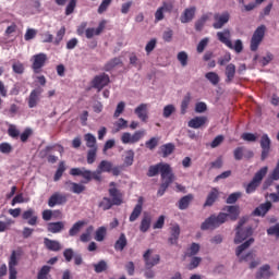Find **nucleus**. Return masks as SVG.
<instances>
[{
  "instance_id": "f257e3e1",
  "label": "nucleus",
  "mask_w": 279,
  "mask_h": 279,
  "mask_svg": "<svg viewBox=\"0 0 279 279\" xmlns=\"http://www.w3.org/2000/svg\"><path fill=\"white\" fill-rule=\"evenodd\" d=\"M253 244L254 239L251 238L235 248V256L240 260V263H247V260H252L250 263V269H256V267L260 265V258L254 259L256 258V254H254L252 251L247 252V250Z\"/></svg>"
},
{
  "instance_id": "f03ea898",
  "label": "nucleus",
  "mask_w": 279,
  "mask_h": 279,
  "mask_svg": "<svg viewBox=\"0 0 279 279\" xmlns=\"http://www.w3.org/2000/svg\"><path fill=\"white\" fill-rule=\"evenodd\" d=\"M109 195L112 197V201H110L108 197H105L99 203V207L102 208V210H110L112 206H121V204H123V197L117 189L111 187L109 190Z\"/></svg>"
},
{
  "instance_id": "7ed1b4c3",
  "label": "nucleus",
  "mask_w": 279,
  "mask_h": 279,
  "mask_svg": "<svg viewBox=\"0 0 279 279\" xmlns=\"http://www.w3.org/2000/svg\"><path fill=\"white\" fill-rule=\"evenodd\" d=\"M228 221V215L220 213L218 216H210L201 226L202 230H215Z\"/></svg>"
},
{
  "instance_id": "20e7f679",
  "label": "nucleus",
  "mask_w": 279,
  "mask_h": 279,
  "mask_svg": "<svg viewBox=\"0 0 279 279\" xmlns=\"http://www.w3.org/2000/svg\"><path fill=\"white\" fill-rule=\"evenodd\" d=\"M247 223V217H243L240 219L238 226H236V233L234 238L235 245H239V243H243L247 236H252V228H243Z\"/></svg>"
},
{
  "instance_id": "39448f33",
  "label": "nucleus",
  "mask_w": 279,
  "mask_h": 279,
  "mask_svg": "<svg viewBox=\"0 0 279 279\" xmlns=\"http://www.w3.org/2000/svg\"><path fill=\"white\" fill-rule=\"evenodd\" d=\"M266 32H267V27L265 25H260L255 29V32L251 37V44H250L251 51H258V47H260V43H263Z\"/></svg>"
},
{
  "instance_id": "423d86ee",
  "label": "nucleus",
  "mask_w": 279,
  "mask_h": 279,
  "mask_svg": "<svg viewBox=\"0 0 279 279\" xmlns=\"http://www.w3.org/2000/svg\"><path fill=\"white\" fill-rule=\"evenodd\" d=\"M158 172L161 173V180L173 175L171 166H169V163H158L156 166H151L148 170V175L149 178H154V175H158Z\"/></svg>"
},
{
  "instance_id": "0eeeda50",
  "label": "nucleus",
  "mask_w": 279,
  "mask_h": 279,
  "mask_svg": "<svg viewBox=\"0 0 279 279\" xmlns=\"http://www.w3.org/2000/svg\"><path fill=\"white\" fill-rule=\"evenodd\" d=\"M269 168L263 167L258 172H256L255 177L253 178L252 182L247 184L246 186V193H254L256 189L260 185V182H263V179L265 175H267V171Z\"/></svg>"
},
{
  "instance_id": "6e6552de",
  "label": "nucleus",
  "mask_w": 279,
  "mask_h": 279,
  "mask_svg": "<svg viewBox=\"0 0 279 279\" xmlns=\"http://www.w3.org/2000/svg\"><path fill=\"white\" fill-rule=\"evenodd\" d=\"M143 258L147 269H151V267H156V265L160 263V255H158L156 251L151 248L144 253Z\"/></svg>"
},
{
  "instance_id": "1a4fd4ad",
  "label": "nucleus",
  "mask_w": 279,
  "mask_h": 279,
  "mask_svg": "<svg viewBox=\"0 0 279 279\" xmlns=\"http://www.w3.org/2000/svg\"><path fill=\"white\" fill-rule=\"evenodd\" d=\"M143 136H145V131H137L134 134L125 132L122 134L121 141L124 145H134V143H138Z\"/></svg>"
},
{
  "instance_id": "9d476101",
  "label": "nucleus",
  "mask_w": 279,
  "mask_h": 279,
  "mask_svg": "<svg viewBox=\"0 0 279 279\" xmlns=\"http://www.w3.org/2000/svg\"><path fill=\"white\" fill-rule=\"evenodd\" d=\"M214 29H221L230 21V12L223 11L222 13H216L214 15Z\"/></svg>"
},
{
  "instance_id": "9b49d317",
  "label": "nucleus",
  "mask_w": 279,
  "mask_h": 279,
  "mask_svg": "<svg viewBox=\"0 0 279 279\" xmlns=\"http://www.w3.org/2000/svg\"><path fill=\"white\" fill-rule=\"evenodd\" d=\"M173 4L171 2H162V5L158 7L155 12V23H160V21H165V14L167 12H172Z\"/></svg>"
},
{
  "instance_id": "f8f14e48",
  "label": "nucleus",
  "mask_w": 279,
  "mask_h": 279,
  "mask_svg": "<svg viewBox=\"0 0 279 279\" xmlns=\"http://www.w3.org/2000/svg\"><path fill=\"white\" fill-rule=\"evenodd\" d=\"M31 62L33 63L32 68L34 73H40V69L45 66V62H47V56L45 53H37L31 58Z\"/></svg>"
},
{
  "instance_id": "ddd939ff",
  "label": "nucleus",
  "mask_w": 279,
  "mask_h": 279,
  "mask_svg": "<svg viewBox=\"0 0 279 279\" xmlns=\"http://www.w3.org/2000/svg\"><path fill=\"white\" fill-rule=\"evenodd\" d=\"M110 84V77L107 74H100L92 81L93 88H97V90H102L105 86Z\"/></svg>"
},
{
  "instance_id": "4468645a",
  "label": "nucleus",
  "mask_w": 279,
  "mask_h": 279,
  "mask_svg": "<svg viewBox=\"0 0 279 279\" xmlns=\"http://www.w3.org/2000/svg\"><path fill=\"white\" fill-rule=\"evenodd\" d=\"M45 89H43V87H37L31 92L28 96L29 108H36L38 106V102L40 101V95H43Z\"/></svg>"
},
{
  "instance_id": "2eb2a0df",
  "label": "nucleus",
  "mask_w": 279,
  "mask_h": 279,
  "mask_svg": "<svg viewBox=\"0 0 279 279\" xmlns=\"http://www.w3.org/2000/svg\"><path fill=\"white\" fill-rule=\"evenodd\" d=\"M196 12H197V7L195 5H191L184 9L180 17L181 23H191V21L195 19Z\"/></svg>"
},
{
  "instance_id": "dca6fc26",
  "label": "nucleus",
  "mask_w": 279,
  "mask_h": 279,
  "mask_svg": "<svg viewBox=\"0 0 279 279\" xmlns=\"http://www.w3.org/2000/svg\"><path fill=\"white\" fill-rule=\"evenodd\" d=\"M271 276H274V271H271V265L269 264L262 265L256 272L257 279H269Z\"/></svg>"
},
{
  "instance_id": "f3484780",
  "label": "nucleus",
  "mask_w": 279,
  "mask_h": 279,
  "mask_svg": "<svg viewBox=\"0 0 279 279\" xmlns=\"http://www.w3.org/2000/svg\"><path fill=\"white\" fill-rule=\"evenodd\" d=\"M22 219L27 221L28 226H36V223H38V216L36 215V211L33 208L26 209L22 214Z\"/></svg>"
},
{
  "instance_id": "a211bd4d",
  "label": "nucleus",
  "mask_w": 279,
  "mask_h": 279,
  "mask_svg": "<svg viewBox=\"0 0 279 279\" xmlns=\"http://www.w3.org/2000/svg\"><path fill=\"white\" fill-rule=\"evenodd\" d=\"M217 38L220 43H222V45H226V47H232V40H230V38H232V33H230V29L226 28L218 32Z\"/></svg>"
},
{
  "instance_id": "6ab92c4d",
  "label": "nucleus",
  "mask_w": 279,
  "mask_h": 279,
  "mask_svg": "<svg viewBox=\"0 0 279 279\" xmlns=\"http://www.w3.org/2000/svg\"><path fill=\"white\" fill-rule=\"evenodd\" d=\"M270 145H271V140H269V136L267 134H264L260 140V147L263 149V151H262L263 160H265L267 158V155L269 154Z\"/></svg>"
},
{
  "instance_id": "aec40b11",
  "label": "nucleus",
  "mask_w": 279,
  "mask_h": 279,
  "mask_svg": "<svg viewBox=\"0 0 279 279\" xmlns=\"http://www.w3.org/2000/svg\"><path fill=\"white\" fill-rule=\"evenodd\" d=\"M66 202V196L60 194V193H54L52 196H50L48 201V206L50 208H53V206H58L60 204H65Z\"/></svg>"
},
{
  "instance_id": "412c9836",
  "label": "nucleus",
  "mask_w": 279,
  "mask_h": 279,
  "mask_svg": "<svg viewBox=\"0 0 279 279\" xmlns=\"http://www.w3.org/2000/svg\"><path fill=\"white\" fill-rule=\"evenodd\" d=\"M106 28V21L99 23L97 28H87L85 31L86 38H93L94 36H99Z\"/></svg>"
},
{
  "instance_id": "4be33fe9",
  "label": "nucleus",
  "mask_w": 279,
  "mask_h": 279,
  "mask_svg": "<svg viewBox=\"0 0 279 279\" xmlns=\"http://www.w3.org/2000/svg\"><path fill=\"white\" fill-rule=\"evenodd\" d=\"M143 213V197H140L137 201V204L135 205L129 220L131 222H134L141 217V214Z\"/></svg>"
},
{
  "instance_id": "5701e85b",
  "label": "nucleus",
  "mask_w": 279,
  "mask_h": 279,
  "mask_svg": "<svg viewBox=\"0 0 279 279\" xmlns=\"http://www.w3.org/2000/svg\"><path fill=\"white\" fill-rule=\"evenodd\" d=\"M135 114H137V118L141 121L146 123L147 119H149L147 105L146 104H142L137 108H135Z\"/></svg>"
},
{
  "instance_id": "b1692460",
  "label": "nucleus",
  "mask_w": 279,
  "mask_h": 279,
  "mask_svg": "<svg viewBox=\"0 0 279 279\" xmlns=\"http://www.w3.org/2000/svg\"><path fill=\"white\" fill-rule=\"evenodd\" d=\"M110 171H112V162H110L108 160H102L99 163V166L96 170V173H97L98 178H101L102 173H110Z\"/></svg>"
},
{
  "instance_id": "393cba45",
  "label": "nucleus",
  "mask_w": 279,
  "mask_h": 279,
  "mask_svg": "<svg viewBox=\"0 0 279 279\" xmlns=\"http://www.w3.org/2000/svg\"><path fill=\"white\" fill-rule=\"evenodd\" d=\"M161 180V185L157 192V195H159V197H162V195H165V192L167 191V189H169V184H172L173 180H175V175L171 174L170 177Z\"/></svg>"
},
{
  "instance_id": "a878e982",
  "label": "nucleus",
  "mask_w": 279,
  "mask_h": 279,
  "mask_svg": "<svg viewBox=\"0 0 279 279\" xmlns=\"http://www.w3.org/2000/svg\"><path fill=\"white\" fill-rule=\"evenodd\" d=\"M44 245L47 247V250H50L51 252H60L62 250V245L60 242L56 240H50L49 238L44 239Z\"/></svg>"
},
{
  "instance_id": "bb28decb",
  "label": "nucleus",
  "mask_w": 279,
  "mask_h": 279,
  "mask_svg": "<svg viewBox=\"0 0 279 279\" xmlns=\"http://www.w3.org/2000/svg\"><path fill=\"white\" fill-rule=\"evenodd\" d=\"M65 222L63 221H58V222H49L47 225V230L48 232H51L52 234H58L62 230H64Z\"/></svg>"
},
{
  "instance_id": "cd10ccee",
  "label": "nucleus",
  "mask_w": 279,
  "mask_h": 279,
  "mask_svg": "<svg viewBox=\"0 0 279 279\" xmlns=\"http://www.w3.org/2000/svg\"><path fill=\"white\" fill-rule=\"evenodd\" d=\"M270 209H271V202H266V203L259 205L254 210V215L256 217H265V215H267V213H269Z\"/></svg>"
},
{
  "instance_id": "c85d7f7f",
  "label": "nucleus",
  "mask_w": 279,
  "mask_h": 279,
  "mask_svg": "<svg viewBox=\"0 0 279 279\" xmlns=\"http://www.w3.org/2000/svg\"><path fill=\"white\" fill-rule=\"evenodd\" d=\"M206 123V117H195L187 122L189 128L199 130Z\"/></svg>"
},
{
  "instance_id": "c756f323",
  "label": "nucleus",
  "mask_w": 279,
  "mask_h": 279,
  "mask_svg": "<svg viewBox=\"0 0 279 279\" xmlns=\"http://www.w3.org/2000/svg\"><path fill=\"white\" fill-rule=\"evenodd\" d=\"M226 213L225 215H227V219L228 217L232 220V221H236L239 215H240V210L238 206H227L225 208Z\"/></svg>"
},
{
  "instance_id": "7c9ffc66",
  "label": "nucleus",
  "mask_w": 279,
  "mask_h": 279,
  "mask_svg": "<svg viewBox=\"0 0 279 279\" xmlns=\"http://www.w3.org/2000/svg\"><path fill=\"white\" fill-rule=\"evenodd\" d=\"M82 178H84L85 180V184H88V182H90V180H100V177L97 175V171H90V170H87L86 168L83 169V172H82Z\"/></svg>"
},
{
  "instance_id": "2f4dec72",
  "label": "nucleus",
  "mask_w": 279,
  "mask_h": 279,
  "mask_svg": "<svg viewBox=\"0 0 279 279\" xmlns=\"http://www.w3.org/2000/svg\"><path fill=\"white\" fill-rule=\"evenodd\" d=\"M19 260H21V252L13 251L9 259V269H16Z\"/></svg>"
},
{
  "instance_id": "473e14b6",
  "label": "nucleus",
  "mask_w": 279,
  "mask_h": 279,
  "mask_svg": "<svg viewBox=\"0 0 279 279\" xmlns=\"http://www.w3.org/2000/svg\"><path fill=\"white\" fill-rule=\"evenodd\" d=\"M192 202H193V194H189V195L183 196L179 201V209L180 210H186V208H189V206L191 205Z\"/></svg>"
},
{
  "instance_id": "72a5a7b5",
  "label": "nucleus",
  "mask_w": 279,
  "mask_h": 279,
  "mask_svg": "<svg viewBox=\"0 0 279 279\" xmlns=\"http://www.w3.org/2000/svg\"><path fill=\"white\" fill-rule=\"evenodd\" d=\"M84 226H86V221L84 220H80L75 222L72 226V228L69 230L70 236H75L77 233H80L82 231V228H84Z\"/></svg>"
},
{
  "instance_id": "f704fd0d",
  "label": "nucleus",
  "mask_w": 279,
  "mask_h": 279,
  "mask_svg": "<svg viewBox=\"0 0 279 279\" xmlns=\"http://www.w3.org/2000/svg\"><path fill=\"white\" fill-rule=\"evenodd\" d=\"M208 21H210V14L202 15V17L198 19L197 22L195 23L196 32H202L206 23H208Z\"/></svg>"
},
{
  "instance_id": "c9c22d12",
  "label": "nucleus",
  "mask_w": 279,
  "mask_h": 279,
  "mask_svg": "<svg viewBox=\"0 0 279 279\" xmlns=\"http://www.w3.org/2000/svg\"><path fill=\"white\" fill-rule=\"evenodd\" d=\"M123 162L125 167H132V165H134V150L130 149L124 151Z\"/></svg>"
},
{
  "instance_id": "e433bc0d",
  "label": "nucleus",
  "mask_w": 279,
  "mask_h": 279,
  "mask_svg": "<svg viewBox=\"0 0 279 279\" xmlns=\"http://www.w3.org/2000/svg\"><path fill=\"white\" fill-rule=\"evenodd\" d=\"M151 227V216L145 215L141 221L140 230L141 232H147Z\"/></svg>"
},
{
  "instance_id": "4c0bfd02",
  "label": "nucleus",
  "mask_w": 279,
  "mask_h": 279,
  "mask_svg": "<svg viewBox=\"0 0 279 279\" xmlns=\"http://www.w3.org/2000/svg\"><path fill=\"white\" fill-rule=\"evenodd\" d=\"M236 74V65L230 63L226 68L227 82H232L234 80V75Z\"/></svg>"
},
{
  "instance_id": "58836bf2",
  "label": "nucleus",
  "mask_w": 279,
  "mask_h": 279,
  "mask_svg": "<svg viewBox=\"0 0 279 279\" xmlns=\"http://www.w3.org/2000/svg\"><path fill=\"white\" fill-rule=\"evenodd\" d=\"M125 245H128V239L123 233L120 234V238L117 240L114 244V248L119 252H123L125 248Z\"/></svg>"
},
{
  "instance_id": "ea45409f",
  "label": "nucleus",
  "mask_w": 279,
  "mask_h": 279,
  "mask_svg": "<svg viewBox=\"0 0 279 279\" xmlns=\"http://www.w3.org/2000/svg\"><path fill=\"white\" fill-rule=\"evenodd\" d=\"M219 197V190L213 189L211 192L208 194L205 206H213L215 204V201Z\"/></svg>"
},
{
  "instance_id": "a19ab883",
  "label": "nucleus",
  "mask_w": 279,
  "mask_h": 279,
  "mask_svg": "<svg viewBox=\"0 0 279 279\" xmlns=\"http://www.w3.org/2000/svg\"><path fill=\"white\" fill-rule=\"evenodd\" d=\"M202 248V246L199 245V244H197V243H192L189 247H187V250H186V252H185V256H189V257H191V256H196V254H199V250Z\"/></svg>"
},
{
  "instance_id": "79ce46f5",
  "label": "nucleus",
  "mask_w": 279,
  "mask_h": 279,
  "mask_svg": "<svg viewBox=\"0 0 279 279\" xmlns=\"http://www.w3.org/2000/svg\"><path fill=\"white\" fill-rule=\"evenodd\" d=\"M85 142L87 147H90L92 149H97V137H95V135L90 133L85 134Z\"/></svg>"
},
{
  "instance_id": "37998d69",
  "label": "nucleus",
  "mask_w": 279,
  "mask_h": 279,
  "mask_svg": "<svg viewBox=\"0 0 279 279\" xmlns=\"http://www.w3.org/2000/svg\"><path fill=\"white\" fill-rule=\"evenodd\" d=\"M114 129L112 130L113 134L117 132H121V130H125L128 128V121L123 118H120L117 122H114Z\"/></svg>"
},
{
  "instance_id": "c03bdc74",
  "label": "nucleus",
  "mask_w": 279,
  "mask_h": 279,
  "mask_svg": "<svg viewBox=\"0 0 279 279\" xmlns=\"http://www.w3.org/2000/svg\"><path fill=\"white\" fill-rule=\"evenodd\" d=\"M180 236V226L174 225L171 228V236H170V243L173 245L175 243H178V239Z\"/></svg>"
},
{
  "instance_id": "a18cd8bd",
  "label": "nucleus",
  "mask_w": 279,
  "mask_h": 279,
  "mask_svg": "<svg viewBox=\"0 0 279 279\" xmlns=\"http://www.w3.org/2000/svg\"><path fill=\"white\" fill-rule=\"evenodd\" d=\"M94 230H95V228L93 226H89L86 229V231L81 234L80 241H82V243H88V241H90V236H92Z\"/></svg>"
},
{
  "instance_id": "49530a36",
  "label": "nucleus",
  "mask_w": 279,
  "mask_h": 279,
  "mask_svg": "<svg viewBox=\"0 0 279 279\" xmlns=\"http://www.w3.org/2000/svg\"><path fill=\"white\" fill-rule=\"evenodd\" d=\"M177 59L180 62L181 66H187V64H189V53H186V51H180L177 54Z\"/></svg>"
},
{
  "instance_id": "de8ad7c7",
  "label": "nucleus",
  "mask_w": 279,
  "mask_h": 279,
  "mask_svg": "<svg viewBox=\"0 0 279 279\" xmlns=\"http://www.w3.org/2000/svg\"><path fill=\"white\" fill-rule=\"evenodd\" d=\"M239 3H241L242 7V12H252V10H256L258 8V4L256 2H250L248 4H245V0H239Z\"/></svg>"
},
{
  "instance_id": "09e8293b",
  "label": "nucleus",
  "mask_w": 279,
  "mask_h": 279,
  "mask_svg": "<svg viewBox=\"0 0 279 279\" xmlns=\"http://www.w3.org/2000/svg\"><path fill=\"white\" fill-rule=\"evenodd\" d=\"M206 80L210 82L214 86H217L219 84V74L215 72H209L205 74Z\"/></svg>"
},
{
  "instance_id": "8fccbe9b",
  "label": "nucleus",
  "mask_w": 279,
  "mask_h": 279,
  "mask_svg": "<svg viewBox=\"0 0 279 279\" xmlns=\"http://www.w3.org/2000/svg\"><path fill=\"white\" fill-rule=\"evenodd\" d=\"M189 104H191V94H187L181 102V114H186V110H189Z\"/></svg>"
},
{
  "instance_id": "3c124183",
  "label": "nucleus",
  "mask_w": 279,
  "mask_h": 279,
  "mask_svg": "<svg viewBox=\"0 0 279 279\" xmlns=\"http://www.w3.org/2000/svg\"><path fill=\"white\" fill-rule=\"evenodd\" d=\"M29 198H25L23 193L17 194L11 202V206H16V204H27Z\"/></svg>"
},
{
  "instance_id": "603ef678",
  "label": "nucleus",
  "mask_w": 279,
  "mask_h": 279,
  "mask_svg": "<svg viewBox=\"0 0 279 279\" xmlns=\"http://www.w3.org/2000/svg\"><path fill=\"white\" fill-rule=\"evenodd\" d=\"M106 232H107L106 227L98 228L96 230L95 241H98V242L104 241V239H106Z\"/></svg>"
},
{
  "instance_id": "864d4df0",
  "label": "nucleus",
  "mask_w": 279,
  "mask_h": 279,
  "mask_svg": "<svg viewBox=\"0 0 279 279\" xmlns=\"http://www.w3.org/2000/svg\"><path fill=\"white\" fill-rule=\"evenodd\" d=\"M228 48L235 51V53H241V51H243V41L241 39H236L234 44L231 43V47Z\"/></svg>"
},
{
  "instance_id": "5fc2aeb1",
  "label": "nucleus",
  "mask_w": 279,
  "mask_h": 279,
  "mask_svg": "<svg viewBox=\"0 0 279 279\" xmlns=\"http://www.w3.org/2000/svg\"><path fill=\"white\" fill-rule=\"evenodd\" d=\"M173 149H175V146H173V144H166L161 147V151L165 158H167V156H171V154H173Z\"/></svg>"
},
{
  "instance_id": "6e6d98bb",
  "label": "nucleus",
  "mask_w": 279,
  "mask_h": 279,
  "mask_svg": "<svg viewBox=\"0 0 279 279\" xmlns=\"http://www.w3.org/2000/svg\"><path fill=\"white\" fill-rule=\"evenodd\" d=\"M94 269L96 274H101L102 271H106V269H108V264L105 260H100L99 263L94 265Z\"/></svg>"
},
{
  "instance_id": "4d7b16f0",
  "label": "nucleus",
  "mask_w": 279,
  "mask_h": 279,
  "mask_svg": "<svg viewBox=\"0 0 279 279\" xmlns=\"http://www.w3.org/2000/svg\"><path fill=\"white\" fill-rule=\"evenodd\" d=\"M208 43H210V38H208V37L203 38L197 45V52L204 53V49H206V47H208Z\"/></svg>"
},
{
  "instance_id": "13d9d810",
  "label": "nucleus",
  "mask_w": 279,
  "mask_h": 279,
  "mask_svg": "<svg viewBox=\"0 0 279 279\" xmlns=\"http://www.w3.org/2000/svg\"><path fill=\"white\" fill-rule=\"evenodd\" d=\"M66 34V28L61 27L58 32H57V36L53 40L54 45H58L59 43H62V39L64 38V35Z\"/></svg>"
},
{
  "instance_id": "bf43d9fd",
  "label": "nucleus",
  "mask_w": 279,
  "mask_h": 279,
  "mask_svg": "<svg viewBox=\"0 0 279 279\" xmlns=\"http://www.w3.org/2000/svg\"><path fill=\"white\" fill-rule=\"evenodd\" d=\"M8 134L11 138H19V136H21V131H19L15 125L11 124L8 129Z\"/></svg>"
},
{
  "instance_id": "052dcab7",
  "label": "nucleus",
  "mask_w": 279,
  "mask_h": 279,
  "mask_svg": "<svg viewBox=\"0 0 279 279\" xmlns=\"http://www.w3.org/2000/svg\"><path fill=\"white\" fill-rule=\"evenodd\" d=\"M77 5V0H70V2L68 3L66 8H65V14L66 16L73 14L75 8Z\"/></svg>"
},
{
  "instance_id": "680f3d73",
  "label": "nucleus",
  "mask_w": 279,
  "mask_h": 279,
  "mask_svg": "<svg viewBox=\"0 0 279 279\" xmlns=\"http://www.w3.org/2000/svg\"><path fill=\"white\" fill-rule=\"evenodd\" d=\"M241 138L243 141H246L247 143H254V142L257 141L258 136L256 134H254V133H243L241 135Z\"/></svg>"
},
{
  "instance_id": "e2e57ef3",
  "label": "nucleus",
  "mask_w": 279,
  "mask_h": 279,
  "mask_svg": "<svg viewBox=\"0 0 279 279\" xmlns=\"http://www.w3.org/2000/svg\"><path fill=\"white\" fill-rule=\"evenodd\" d=\"M201 263H202V257L194 256V257H192L187 267H189V269H197V267H199Z\"/></svg>"
},
{
  "instance_id": "0e129e2a",
  "label": "nucleus",
  "mask_w": 279,
  "mask_h": 279,
  "mask_svg": "<svg viewBox=\"0 0 279 279\" xmlns=\"http://www.w3.org/2000/svg\"><path fill=\"white\" fill-rule=\"evenodd\" d=\"M49 271H51V267L44 266L38 272L37 279H47V276H49Z\"/></svg>"
},
{
  "instance_id": "69168bd1",
  "label": "nucleus",
  "mask_w": 279,
  "mask_h": 279,
  "mask_svg": "<svg viewBox=\"0 0 279 279\" xmlns=\"http://www.w3.org/2000/svg\"><path fill=\"white\" fill-rule=\"evenodd\" d=\"M173 112H175V106L173 105H168L163 108V117L165 119H169V117H171V114H173Z\"/></svg>"
},
{
  "instance_id": "338daca9",
  "label": "nucleus",
  "mask_w": 279,
  "mask_h": 279,
  "mask_svg": "<svg viewBox=\"0 0 279 279\" xmlns=\"http://www.w3.org/2000/svg\"><path fill=\"white\" fill-rule=\"evenodd\" d=\"M267 234L269 236H279V223H276L275 226H271L267 229Z\"/></svg>"
},
{
  "instance_id": "774afa93",
  "label": "nucleus",
  "mask_w": 279,
  "mask_h": 279,
  "mask_svg": "<svg viewBox=\"0 0 279 279\" xmlns=\"http://www.w3.org/2000/svg\"><path fill=\"white\" fill-rule=\"evenodd\" d=\"M70 184H71V191L73 193H76L77 195H80V193H83V191L86 189L82 184H77V183H70Z\"/></svg>"
}]
</instances>
